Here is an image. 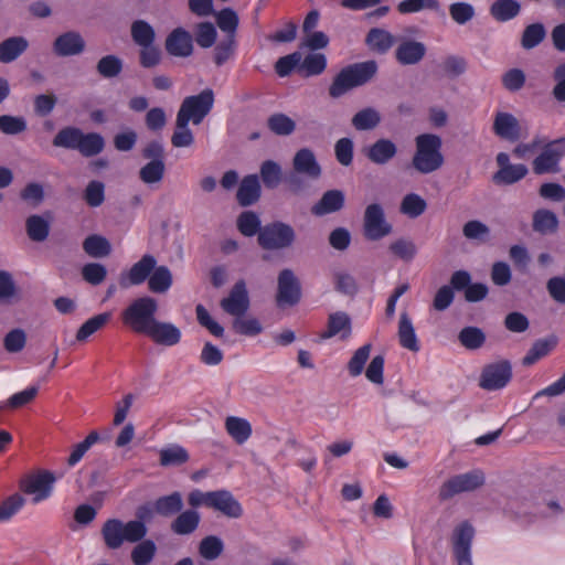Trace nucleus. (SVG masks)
I'll use <instances>...</instances> for the list:
<instances>
[{
    "label": "nucleus",
    "instance_id": "obj_44",
    "mask_svg": "<svg viewBox=\"0 0 565 565\" xmlns=\"http://www.w3.org/2000/svg\"><path fill=\"white\" fill-rule=\"evenodd\" d=\"M327 57L322 53H310L300 62L299 71L306 76H316L324 72Z\"/></svg>",
    "mask_w": 565,
    "mask_h": 565
},
{
    "label": "nucleus",
    "instance_id": "obj_36",
    "mask_svg": "<svg viewBox=\"0 0 565 565\" xmlns=\"http://www.w3.org/2000/svg\"><path fill=\"white\" fill-rule=\"evenodd\" d=\"M173 279L170 269L167 266H157L148 279V288L151 292L163 294L170 289Z\"/></svg>",
    "mask_w": 565,
    "mask_h": 565
},
{
    "label": "nucleus",
    "instance_id": "obj_24",
    "mask_svg": "<svg viewBox=\"0 0 565 565\" xmlns=\"http://www.w3.org/2000/svg\"><path fill=\"white\" fill-rule=\"evenodd\" d=\"M344 205V194L340 190H328L321 199L312 205L311 213L323 216L340 211Z\"/></svg>",
    "mask_w": 565,
    "mask_h": 565
},
{
    "label": "nucleus",
    "instance_id": "obj_33",
    "mask_svg": "<svg viewBox=\"0 0 565 565\" xmlns=\"http://www.w3.org/2000/svg\"><path fill=\"white\" fill-rule=\"evenodd\" d=\"M533 230L542 235L553 234L558 228L556 214L546 209H539L533 213Z\"/></svg>",
    "mask_w": 565,
    "mask_h": 565
},
{
    "label": "nucleus",
    "instance_id": "obj_32",
    "mask_svg": "<svg viewBox=\"0 0 565 565\" xmlns=\"http://www.w3.org/2000/svg\"><path fill=\"white\" fill-rule=\"evenodd\" d=\"M394 35L380 28L371 29L365 39L366 45L377 53H386L394 45Z\"/></svg>",
    "mask_w": 565,
    "mask_h": 565
},
{
    "label": "nucleus",
    "instance_id": "obj_29",
    "mask_svg": "<svg viewBox=\"0 0 565 565\" xmlns=\"http://www.w3.org/2000/svg\"><path fill=\"white\" fill-rule=\"evenodd\" d=\"M183 509V498L179 491L159 497L153 502V510L157 514L169 518L179 514Z\"/></svg>",
    "mask_w": 565,
    "mask_h": 565
},
{
    "label": "nucleus",
    "instance_id": "obj_60",
    "mask_svg": "<svg viewBox=\"0 0 565 565\" xmlns=\"http://www.w3.org/2000/svg\"><path fill=\"white\" fill-rule=\"evenodd\" d=\"M99 440V435L97 431H90L83 441L76 444L67 459V463L71 467L77 465L88 449Z\"/></svg>",
    "mask_w": 565,
    "mask_h": 565
},
{
    "label": "nucleus",
    "instance_id": "obj_3",
    "mask_svg": "<svg viewBox=\"0 0 565 565\" xmlns=\"http://www.w3.org/2000/svg\"><path fill=\"white\" fill-rule=\"evenodd\" d=\"M148 529L141 521L124 523L119 519H108L102 527L105 545L110 550L119 548L124 542L137 543L147 535Z\"/></svg>",
    "mask_w": 565,
    "mask_h": 565
},
{
    "label": "nucleus",
    "instance_id": "obj_30",
    "mask_svg": "<svg viewBox=\"0 0 565 565\" xmlns=\"http://www.w3.org/2000/svg\"><path fill=\"white\" fill-rule=\"evenodd\" d=\"M398 340L401 347L412 352H418L420 345L413 326V322L406 312H403L398 322Z\"/></svg>",
    "mask_w": 565,
    "mask_h": 565
},
{
    "label": "nucleus",
    "instance_id": "obj_6",
    "mask_svg": "<svg viewBox=\"0 0 565 565\" xmlns=\"http://www.w3.org/2000/svg\"><path fill=\"white\" fill-rule=\"evenodd\" d=\"M294 228L284 222L266 224L258 234V244L267 250L284 249L294 243Z\"/></svg>",
    "mask_w": 565,
    "mask_h": 565
},
{
    "label": "nucleus",
    "instance_id": "obj_48",
    "mask_svg": "<svg viewBox=\"0 0 565 565\" xmlns=\"http://www.w3.org/2000/svg\"><path fill=\"white\" fill-rule=\"evenodd\" d=\"M82 130L76 127L62 128L53 138V146L77 150Z\"/></svg>",
    "mask_w": 565,
    "mask_h": 565
},
{
    "label": "nucleus",
    "instance_id": "obj_21",
    "mask_svg": "<svg viewBox=\"0 0 565 565\" xmlns=\"http://www.w3.org/2000/svg\"><path fill=\"white\" fill-rule=\"evenodd\" d=\"M85 50V41L78 32L68 31L58 35L53 43L57 56L78 55Z\"/></svg>",
    "mask_w": 565,
    "mask_h": 565
},
{
    "label": "nucleus",
    "instance_id": "obj_2",
    "mask_svg": "<svg viewBox=\"0 0 565 565\" xmlns=\"http://www.w3.org/2000/svg\"><path fill=\"white\" fill-rule=\"evenodd\" d=\"M416 150L412 164L416 171L429 174L440 169L445 162L441 153V138L434 134H422L415 138Z\"/></svg>",
    "mask_w": 565,
    "mask_h": 565
},
{
    "label": "nucleus",
    "instance_id": "obj_45",
    "mask_svg": "<svg viewBox=\"0 0 565 565\" xmlns=\"http://www.w3.org/2000/svg\"><path fill=\"white\" fill-rule=\"evenodd\" d=\"M459 342L468 350L480 349L486 342L484 332L478 327H465L458 334Z\"/></svg>",
    "mask_w": 565,
    "mask_h": 565
},
{
    "label": "nucleus",
    "instance_id": "obj_26",
    "mask_svg": "<svg viewBox=\"0 0 565 565\" xmlns=\"http://www.w3.org/2000/svg\"><path fill=\"white\" fill-rule=\"evenodd\" d=\"M200 522V513L194 509H188L177 515L171 522L170 529L177 535H190L198 530Z\"/></svg>",
    "mask_w": 565,
    "mask_h": 565
},
{
    "label": "nucleus",
    "instance_id": "obj_63",
    "mask_svg": "<svg viewBox=\"0 0 565 565\" xmlns=\"http://www.w3.org/2000/svg\"><path fill=\"white\" fill-rule=\"evenodd\" d=\"M217 32L211 22H201L195 29V41L203 49L211 47L216 41Z\"/></svg>",
    "mask_w": 565,
    "mask_h": 565
},
{
    "label": "nucleus",
    "instance_id": "obj_13",
    "mask_svg": "<svg viewBox=\"0 0 565 565\" xmlns=\"http://www.w3.org/2000/svg\"><path fill=\"white\" fill-rule=\"evenodd\" d=\"M157 259L150 254H145L135 263L128 271H124L119 278L121 288L139 286L149 279L152 270L156 268Z\"/></svg>",
    "mask_w": 565,
    "mask_h": 565
},
{
    "label": "nucleus",
    "instance_id": "obj_64",
    "mask_svg": "<svg viewBox=\"0 0 565 565\" xmlns=\"http://www.w3.org/2000/svg\"><path fill=\"white\" fill-rule=\"evenodd\" d=\"M552 77L554 86L551 94L558 104L565 105V62L555 66Z\"/></svg>",
    "mask_w": 565,
    "mask_h": 565
},
{
    "label": "nucleus",
    "instance_id": "obj_16",
    "mask_svg": "<svg viewBox=\"0 0 565 565\" xmlns=\"http://www.w3.org/2000/svg\"><path fill=\"white\" fill-rule=\"evenodd\" d=\"M352 334V320L345 311H335L328 316L327 327L320 332V340H329L339 337L347 340Z\"/></svg>",
    "mask_w": 565,
    "mask_h": 565
},
{
    "label": "nucleus",
    "instance_id": "obj_51",
    "mask_svg": "<svg viewBox=\"0 0 565 565\" xmlns=\"http://www.w3.org/2000/svg\"><path fill=\"white\" fill-rule=\"evenodd\" d=\"M380 121L381 116L379 111L371 107L358 111L352 118V125L358 130H371L375 128Z\"/></svg>",
    "mask_w": 565,
    "mask_h": 565
},
{
    "label": "nucleus",
    "instance_id": "obj_39",
    "mask_svg": "<svg viewBox=\"0 0 565 565\" xmlns=\"http://www.w3.org/2000/svg\"><path fill=\"white\" fill-rule=\"evenodd\" d=\"M427 209V202L417 193L406 194L399 205V212L409 218L420 216Z\"/></svg>",
    "mask_w": 565,
    "mask_h": 565
},
{
    "label": "nucleus",
    "instance_id": "obj_55",
    "mask_svg": "<svg viewBox=\"0 0 565 565\" xmlns=\"http://www.w3.org/2000/svg\"><path fill=\"white\" fill-rule=\"evenodd\" d=\"M97 72L105 78H113L118 76L122 71V61L113 54L103 56L97 65Z\"/></svg>",
    "mask_w": 565,
    "mask_h": 565
},
{
    "label": "nucleus",
    "instance_id": "obj_28",
    "mask_svg": "<svg viewBox=\"0 0 565 565\" xmlns=\"http://www.w3.org/2000/svg\"><path fill=\"white\" fill-rule=\"evenodd\" d=\"M224 427L228 436L237 444H245L253 434L252 424L243 417L227 416Z\"/></svg>",
    "mask_w": 565,
    "mask_h": 565
},
{
    "label": "nucleus",
    "instance_id": "obj_40",
    "mask_svg": "<svg viewBox=\"0 0 565 565\" xmlns=\"http://www.w3.org/2000/svg\"><path fill=\"white\" fill-rule=\"evenodd\" d=\"M110 320V313L104 312L96 315L85 321L76 332V340L78 342L86 341L90 335L105 327Z\"/></svg>",
    "mask_w": 565,
    "mask_h": 565
},
{
    "label": "nucleus",
    "instance_id": "obj_15",
    "mask_svg": "<svg viewBox=\"0 0 565 565\" xmlns=\"http://www.w3.org/2000/svg\"><path fill=\"white\" fill-rule=\"evenodd\" d=\"M492 132L509 142H516L522 136L518 118L511 113L501 110L493 115Z\"/></svg>",
    "mask_w": 565,
    "mask_h": 565
},
{
    "label": "nucleus",
    "instance_id": "obj_56",
    "mask_svg": "<svg viewBox=\"0 0 565 565\" xmlns=\"http://www.w3.org/2000/svg\"><path fill=\"white\" fill-rule=\"evenodd\" d=\"M26 232L34 242H43L50 232L49 223L39 215H31L26 220Z\"/></svg>",
    "mask_w": 565,
    "mask_h": 565
},
{
    "label": "nucleus",
    "instance_id": "obj_49",
    "mask_svg": "<svg viewBox=\"0 0 565 565\" xmlns=\"http://www.w3.org/2000/svg\"><path fill=\"white\" fill-rule=\"evenodd\" d=\"M238 231L247 237L259 234L263 228L260 225L259 216L253 211H244L237 217Z\"/></svg>",
    "mask_w": 565,
    "mask_h": 565
},
{
    "label": "nucleus",
    "instance_id": "obj_57",
    "mask_svg": "<svg viewBox=\"0 0 565 565\" xmlns=\"http://www.w3.org/2000/svg\"><path fill=\"white\" fill-rule=\"evenodd\" d=\"M268 128L278 136H288L296 128L295 121L285 114H274L267 120Z\"/></svg>",
    "mask_w": 565,
    "mask_h": 565
},
{
    "label": "nucleus",
    "instance_id": "obj_37",
    "mask_svg": "<svg viewBox=\"0 0 565 565\" xmlns=\"http://www.w3.org/2000/svg\"><path fill=\"white\" fill-rule=\"evenodd\" d=\"M105 140L102 135L97 132H81L77 151L84 157H94L104 150Z\"/></svg>",
    "mask_w": 565,
    "mask_h": 565
},
{
    "label": "nucleus",
    "instance_id": "obj_41",
    "mask_svg": "<svg viewBox=\"0 0 565 565\" xmlns=\"http://www.w3.org/2000/svg\"><path fill=\"white\" fill-rule=\"evenodd\" d=\"M441 4L439 0H403L397 4L401 14H412L424 10L439 12Z\"/></svg>",
    "mask_w": 565,
    "mask_h": 565
},
{
    "label": "nucleus",
    "instance_id": "obj_9",
    "mask_svg": "<svg viewBox=\"0 0 565 565\" xmlns=\"http://www.w3.org/2000/svg\"><path fill=\"white\" fill-rule=\"evenodd\" d=\"M55 481L53 472L42 470L21 479L20 489L25 494H33V503H40L51 497Z\"/></svg>",
    "mask_w": 565,
    "mask_h": 565
},
{
    "label": "nucleus",
    "instance_id": "obj_52",
    "mask_svg": "<svg viewBox=\"0 0 565 565\" xmlns=\"http://www.w3.org/2000/svg\"><path fill=\"white\" fill-rule=\"evenodd\" d=\"M260 178L266 189H276L281 181V168L273 161L266 160L260 166Z\"/></svg>",
    "mask_w": 565,
    "mask_h": 565
},
{
    "label": "nucleus",
    "instance_id": "obj_14",
    "mask_svg": "<svg viewBox=\"0 0 565 565\" xmlns=\"http://www.w3.org/2000/svg\"><path fill=\"white\" fill-rule=\"evenodd\" d=\"M498 171L493 174L497 184L510 185L519 182L527 174L526 166L522 163L511 164L507 152H499L495 157Z\"/></svg>",
    "mask_w": 565,
    "mask_h": 565
},
{
    "label": "nucleus",
    "instance_id": "obj_27",
    "mask_svg": "<svg viewBox=\"0 0 565 565\" xmlns=\"http://www.w3.org/2000/svg\"><path fill=\"white\" fill-rule=\"evenodd\" d=\"M29 47V41L21 35L10 36L0 43V63L9 64L18 60Z\"/></svg>",
    "mask_w": 565,
    "mask_h": 565
},
{
    "label": "nucleus",
    "instance_id": "obj_59",
    "mask_svg": "<svg viewBox=\"0 0 565 565\" xmlns=\"http://www.w3.org/2000/svg\"><path fill=\"white\" fill-rule=\"evenodd\" d=\"M238 22L237 13L231 8L222 9L216 14L217 26L225 32L226 35H234V38H236Z\"/></svg>",
    "mask_w": 565,
    "mask_h": 565
},
{
    "label": "nucleus",
    "instance_id": "obj_8",
    "mask_svg": "<svg viewBox=\"0 0 565 565\" xmlns=\"http://www.w3.org/2000/svg\"><path fill=\"white\" fill-rule=\"evenodd\" d=\"M392 225L386 221L381 204H369L364 211L363 235L369 241H380L392 233Z\"/></svg>",
    "mask_w": 565,
    "mask_h": 565
},
{
    "label": "nucleus",
    "instance_id": "obj_34",
    "mask_svg": "<svg viewBox=\"0 0 565 565\" xmlns=\"http://www.w3.org/2000/svg\"><path fill=\"white\" fill-rule=\"evenodd\" d=\"M556 345L557 338L555 335L536 340L523 358V364L529 366L536 363L540 359L546 356Z\"/></svg>",
    "mask_w": 565,
    "mask_h": 565
},
{
    "label": "nucleus",
    "instance_id": "obj_20",
    "mask_svg": "<svg viewBox=\"0 0 565 565\" xmlns=\"http://www.w3.org/2000/svg\"><path fill=\"white\" fill-rule=\"evenodd\" d=\"M209 508L220 511L228 518H239L243 514L241 503L228 490L211 491Z\"/></svg>",
    "mask_w": 565,
    "mask_h": 565
},
{
    "label": "nucleus",
    "instance_id": "obj_23",
    "mask_svg": "<svg viewBox=\"0 0 565 565\" xmlns=\"http://www.w3.org/2000/svg\"><path fill=\"white\" fill-rule=\"evenodd\" d=\"M292 166L296 172L306 174L309 178L318 179L321 175V167L315 153L308 148H302L296 152Z\"/></svg>",
    "mask_w": 565,
    "mask_h": 565
},
{
    "label": "nucleus",
    "instance_id": "obj_53",
    "mask_svg": "<svg viewBox=\"0 0 565 565\" xmlns=\"http://www.w3.org/2000/svg\"><path fill=\"white\" fill-rule=\"evenodd\" d=\"M371 350V343H365L353 353L347 366L350 376L356 377L362 374L365 363L370 358Z\"/></svg>",
    "mask_w": 565,
    "mask_h": 565
},
{
    "label": "nucleus",
    "instance_id": "obj_1",
    "mask_svg": "<svg viewBox=\"0 0 565 565\" xmlns=\"http://www.w3.org/2000/svg\"><path fill=\"white\" fill-rule=\"evenodd\" d=\"M158 302L145 296L135 299L122 312V323L134 332L149 337L154 343L173 347L181 340V331L171 322L156 319Z\"/></svg>",
    "mask_w": 565,
    "mask_h": 565
},
{
    "label": "nucleus",
    "instance_id": "obj_11",
    "mask_svg": "<svg viewBox=\"0 0 565 565\" xmlns=\"http://www.w3.org/2000/svg\"><path fill=\"white\" fill-rule=\"evenodd\" d=\"M301 299V285L294 271L289 268L282 269L277 279L276 301L279 307L295 306Z\"/></svg>",
    "mask_w": 565,
    "mask_h": 565
},
{
    "label": "nucleus",
    "instance_id": "obj_46",
    "mask_svg": "<svg viewBox=\"0 0 565 565\" xmlns=\"http://www.w3.org/2000/svg\"><path fill=\"white\" fill-rule=\"evenodd\" d=\"M131 36L137 45L149 46L154 42L156 33L148 22L137 20L131 24Z\"/></svg>",
    "mask_w": 565,
    "mask_h": 565
},
{
    "label": "nucleus",
    "instance_id": "obj_18",
    "mask_svg": "<svg viewBox=\"0 0 565 565\" xmlns=\"http://www.w3.org/2000/svg\"><path fill=\"white\" fill-rule=\"evenodd\" d=\"M164 46L172 56L188 57L193 52V40L189 31L179 26L168 34Z\"/></svg>",
    "mask_w": 565,
    "mask_h": 565
},
{
    "label": "nucleus",
    "instance_id": "obj_47",
    "mask_svg": "<svg viewBox=\"0 0 565 565\" xmlns=\"http://www.w3.org/2000/svg\"><path fill=\"white\" fill-rule=\"evenodd\" d=\"M83 249L92 257H105L109 255L111 247L105 237L93 234L83 242Z\"/></svg>",
    "mask_w": 565,
    "mask_h": 565
},
{
    "label": "nucleus",
    "instance_id": "obj_4",
    "mask_svg": "<svg viewBox=\"0 0 565 565\" xmlns=\"http://www.w3.org/2000/svg\"><path fill=\"white\" fill-rule=\"evenodd\" d=\"M214 105V93L211 88L203 89L198 95H191L183 99L177 114L175 126L184 128L192 121L200 125L210 114Z\"/></svg>",
    "mask_w": 565,
    "mask_h": 565
},
{
    "label": "nucleus",
    "instance_id": "obj_35",
    "mask_svg": "<svg viewBox=\"0 0 565 565\" xmlns=\"http://www.w3.org/2000/svg\"><path fill=\"white\" fill-rule=\"evenodd\" d=\"M344 68L353 79V83H355L356 86H362L374 77L377 72V64L375 61L371 60L355 63Z\"/></svg>",
    "mask_w": 565,
    "mask_h": 565
},
{
    "label": "nucleus",
    "instance_id": "obj_50",
    "mask_svg": "<svg viewBox=\"0 0 565 565\" xmlns=\"http://www.w3.org/2000/svg\"><path fill=\"white\" fill-rule=\"evenodd\" d=\"M166 172L163 160L149 161L139 170V178L146 184L159 183Z\"/></svg>",
    "mask_w": 565,
    "mask_h": 565
},
{
    "label": "nucleus",
    "instance_id": "obj_61",
    "mask_svg": "<svg viewBox=\"0 0 565 565\" xmlns=\"http://www.w3.org/2000/svg\"><path fill=\"white\" fill-rule=\"evenodd\" d=\"M25 500L24 498L19 494L14 493L7 499H4L0 503V522H7L9 521L13 515H15L24 505Z\"/></svg>",
    "mask_w": 565,
    "mask_h": 565
},
{
    "label": "nucleus",
    "instance_id": "obj_38",
    "mask_svg": "<svg viewBox=\"0 0 565 565\" xmlns=\"http://www.w3.org/2000/svg\"><path fill=\"white\" fill-rule=\"evenodd\" d=\"M131 551L134 565H149L156 556L157 546L152 540H141Z\"/></svg>",
    "mask_w": 565,
    "mask_h": 565
},
{
    "label": "nucleus",
    "instance_id": "obj_17",
    "mask_svg": "<svg viewBox=\"0 0 565 565\" xmlns=\"http://www.w3.org/2000/svg\"><path fill=\"white\" fill-rule=\"evenodd\" d=\"M222 309L231 316L241 317L249 308V298L244 280L237 281L230 291L228 297L221 301Z\"/></svg>",
    "mask_w": 565,
    "mask_h": 565
},
{
    "label": "nucleus",
    "instance_id": "obj_42",
    "mask_svg": "<svg viewBox=\"0 0 565 565\" xmlns=\"http://www.w3.org/2000/svg\"><path fill=\"white\" fill-rule=\"evenodd\" d=\"M546 36L545 26L541 22H535L525 26L521 38V45L525 50L536 47Z\"/></svg>",
    "mask_w": 565,
    "mask_h": 565
},
{
    "label": "nucleus",
    "instance_id": "obj_7",
    "mask_svg": "<svg viewBox=\"0 0 565 565\" xmlns=\"http://www.w3.org/2000/svg\"><path fill=\"white\" fill-rule=\"evenodd\" d=\"M476 530L469 521L455 526L451 534L452 554L458 565H472L471 547Z\"/></svg>",
    "mask_w": 565,
    "mask_h": 565
},
{
    "label": "nucleus",
    "instance_id": "obj_43",
    "mask_svg": "<svg viewBox=\"0 0 565 565\" xmlns=\"http://www.w3.org/2000/svg\"><path fill=\"white\" fill-rule=\"evenodd\" d=\"M224 551L223 541L216 535H207L199 543V554L206 561H214Z\"/></svg>",
    "mask_w": 565,
    "mask_h": 565
},
{
    "label": "nucleus",
    "instance_id": "obj_12",
    "mask_svg": "<svg viewBox=\"0 0 565 565\" xmlns=\"http://www.w3.org/2000/svg\"><path fill=\"white\" fill-rule=\"evenodd\" d=\"M512 377V366L507 360L488 364L483 367L479 385L487 391H497L505 387Z\"/></svg>",
    "mask_w": 565,
    "mask_h": 565
},
{
    "label": "nucleus",
    "instance_id": "obj_25",
    "mask_svg": "<svg viewBox=\"0 0 565 565\" xmlns=\"http://www.w3.org/2000/svg\"><path fill=\"white\" fill-rule=\"evenodd\" d=\"M260 183L257 174H248L239 183L236 199L241 206H249L260 198Z\"/></svg>",
    "mask_w": 565,
    "mask_h": 565
},
{
    "label": "nucleus",
    "instance_id": "obj_58",
    "mask_svg": "<svg viewBox=\"0 0 565 565\" xmlns=\"http://www.w3.org/2000/svg\"><path fill=\"white\" fill-rule=\"evenodd\" d=\"M354 87L358 86L353 83V79L345 68H342L333 78L329 87V94L333 98H339Z\"/></svg>",
    "mask_w": 565,
    "mask_h": 565
},
{
    "label": "nucleus",
    "instance_id": "obj_22",
    "mask_svg": "<svg viewBox=\"0 0 565 565\" xmlns=\"http://www.w3.org/2000/svg\"><path fill=\"white\" fill-rule=\"evenodd\" d=\"M426 46L414 40L403 41L395 51L396 61L402 65H414L423 60Z\"/></svg>",
    "mask_w": 565,
    "mask_h": 565
},
{
    "label": "nucleus",
    "instance_id": "obj_62",
    "mask_svg": "<svg viewBox=\"0 0 565 565\" xmlns=\"http://www.w3.org/2000/svg\"><path fill=\"white\" fill-rule=\"evenodd\" d=\"M188 460V451L180 446L166 448L160 451V465L163 467L179 466Z\"/></svg>",
    "mask_w": 565,
    "mask_h": 565
},
{
    "label": "nucleus",
    "instance_id": "obj_5",
    "mask_svg": "<svg viewBox=\"0 0 565 565\" xmlns=\"http://www.w3.org/2000/svg\"><path fill=\"white\" fill-rule=\"evenodd\" d=\"M484 480V473L480 469L452 476L440 486L438 498L447 501L457 494L475 491L483 486Z\"/></svg>",
    "mask_w": 565,
    "mask_h": 565
},
{
    "label": "nucleus",
    "instance_id": "obj_19",
    "mask_svg": "<svg viewBox=\"0 0 565 565\" xmlns=\"http://www.w3.org/2000/svg\"><path fill=\"white\" fill-rule=\"evenodd\" d=\"M367 160L376 166L387 164L397 154V146L387 138H380L362 150Z\"/></svg>",
    "mask_w": 565,
    "mask_h": 565
},
{
    "label": "nucleus",
    "instance_id": "obj_10",
    "mask_svg": "<svg viewBox=\"0 0 565 565\" xmlns=\"http://www.w3.org/2000/svg\"><path fill=\"white\" fill-rule=\"evenodd\" d=\"M565 156V138L555 139L544 145L541 153L533 160V171L545 174L558 171L561 159Z\"/></svg>",
    "mask_w": 565,
    "mask_h": 565
},
{
    "label": "nucleus",
    "instance_id": "obj_54",
    "mask_svg": "<svg viewBox=\"0 0 565 565\" xmlns=\"http://www.w3.org/2000/svg\"><path fill=\"white\" fill-rule=\"evenodd\" d=\"M236 47V38H234V35H226V38L221 40L214 49V63L217 66L225 64L234 56Z\"/></svg>",
    "mask_w": 565,
    "mask_h": 565
},
{
    "label": "nucleus",
    "instance_id": "obj_31",
    "mask_svg": "<svg viewBox=\"0 0 565 565\" xmlns=\"http://www.w3.org/2000/svg\"><path fill=\"white\" fill-rule=\"evenodd\" d=\"M489 11L495 21L508 22L520 14L521 4L516 0H495Z\"/></svg>",
    "mask_w": 565,
    "mask_h": 565
}]
</instances>
